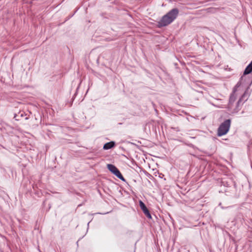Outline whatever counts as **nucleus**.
I'll use <instances>...</instances> for the list:
<instances>
[{"label":"nucleus","mask_w":252,"mask_h":252,"mask_svg":"<svg viewBox=\"0 0 252 252\" xmlns=\"http://www.w3.org/2000/svg\"><path fill=\"white\" fill-rule=\"evenodd\" d=\"M19 115H20V116L21 117H23L26 115V114H25V113L24 112H20L19 113V114H15L14 118L15 119V120L16 121L19 120Z\"/></svg>","instance_id":"6e6552de"},{"label":"nucleus","mask_w":252,"mask_h":252,"mask_svg":"<svg viewBox=\"0 0 252 252\" xmlns=\"http://www.w3.org/2000/svg\"><path fill=\"white\" fill-rule=\"evenodd\" d=\"M139 206H140L141 209L142 210V211H143V213L145 214V215L148 219H151L152 216L150 213L149 210L148 209V208L146 206L144 203L142 201L139 200Z\"/></svg>","instance_id":"20e7f679"},{"label":"nucleus","mask_w":252,"mask_h":252,"mask_svg":"<svg viewBox=\"0 0 252 252\" xmlns=\"http://www.w3.org/2000/svg\"><path fill=\"white\" fill-rule=\"evenodd\" d=\"M230 124V119H227L221 123L218 129V136H221L226 134L229 130Z\"/></svg>","instance_id":"f03ea898"},{"label":"nucleus","mask_w":252,"mask_h":252,"mask_svg":"<svg viewBox=\"0 0 252 252\" xmlns=\"http://www.w3.org/2000/svg\"><path fill=\"white\" fill-rule=\"evenodd\" d=\"M235 93H233V92L231 94L230 97H229V104H231L233 103L235 100H236V96L234 94Z\"/></svg>","instance_id":"1a4fd4ad"},{"label":"nucleus","mask_w":252,"mask_h":252,"mask_svg":"<svg viewBox=\"0 0 252 252\" xmlns=\"http://www.w3.org/2000/svg\"><path fill=\"white\" fill-rule=\"evenodd\" d=\"M179 13V9L177 8L171 9L158 22V27L162 28L168 26L177 18Z\"/></svg>","instance_id":"f257e3e1"},{"label":"nucleus","mask_w":252,"mask_h":252,"mask_svg":"<svg viewBox=\"0 0 252 252\" xmlns=\"http://www.w3.org/2000/svg\"><path fill=\"white\" fill-rule=\"evenodd\" d=\"M25 119H26V120H28V117H26V118H25Z\"/></svg>","instance_id":"f8f14e48"},{"label":"nucleus","mask_w":252,"mask_h":252,"mask_svg":"<svg viewBox=\"0 0 252 252\" xmlns=\"http://www.w3.org/2000/svg\"><path fill=\"white\" fill-rule=\"evenodd\" d=\"M131 231H128L127 233H128V232H131Z\"/></svg>","instance_id":"9b49d317"},{"label":"nucleus","mask_w":252,"mask_h":252,"mask_svg":"<svg viewBox=\"0 0 252 252\" xmlns=\"http://www.w3.org/2000/svg\"><path fill=\"white\" fill-rule=\"evenodd\" d=\"M246 93L245 92L244 94L241 96V97L239 98V100L237 102L236 108L235 109V111L236 112H238L240 110V106L243 103L242 102H245L247 100V98H246Z\"/></svg>","instance_id":"39448f33"},{"label":"nucleus","mask_w":252,"mask_h":252,"mask_svg":"<svg viewBox=\"0 0 252 252\" xmlns=\"http://www.w3.org/2000/svg\"><path fill=\"white\" fill-rule=\"evenodd\" d=\"M115 145H116L115 142L114 141H112L106 143L103 145V149L105 150H109V149L114 148L115 146Z\"/></svg>","instance_id":"423d86ee"},{"label":"nucleus","mask_w":252,"mask_h":252,"mask_svg":"<svg viewBox=\"0 0 252 252\" xmlns=\"http://www.w3.org/2000/svg\"><path fill=\"white\" fill-rule=\"evenodd\" d=\"M107 166L108 170L117 178L124 182H126V179L123 176L119 170L114 165L108 164Z\"/></svg>","instance_id":"7ed1b4c3"},{"label":"nucleus","mask_w":252,"mask_h":252,"mask_svg":"<svg viewBox=\"0 0 252 252\" xmlns=\"http://www.w3.org/2000/svg\"><path fill=\"white\" fill-rule=\"evenodd\" d=\"M243 76H242L241 77V79H240V80L237 83V84L236 85V86H235V87L233 88V93H235V92L236 91V88H238L240 86L241 84V81L243 80Z\"/></svg>","instance_id":"9d476101"},{"label":"nucleus","mask_w":252,"mask_h":252,"mask_svg":"<svg viewBox=\"0 0 252 252\" xmlns=\"http://www.w3.org/2000/svg\"><path fill=\"white\" fill-rule=\"evenodd\" d=\"M250 63H252V61H251V62Z\"/></svg>","instance_id":"ddd939ff"},{"label":"nucleus","mask_w":252,"mask_h":252,"mask_svg":"<svg viewBox=\"0 0 252 252\" xmlns=\"http://www.w3.org/2000/svg\"><path fill=\"white\" fill-rule=\"evenodd\" d=\"M252 72V64H249L245 68L243 75H248Z\"/></svg>","instance_id":"0eeeda50"}]
</instances>
